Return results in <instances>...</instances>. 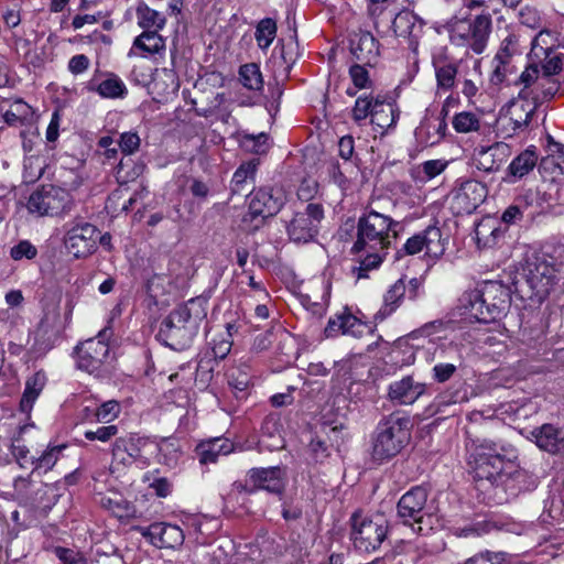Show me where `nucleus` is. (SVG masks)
Returning a JSON list of instances; mask_svg holds the SVG:
<instances>
[{"label":"nucleus","instance_id":"16","mask_svg":"<svg viewBox=\"0 0 564 564\" xmlns=\"http://www.w3.org/2000/svg\"><path fill=\"white\" fill-rule=\"evenodd\" d=\"M286 202V196L281 187H260L250 195L249 212L252 218L272 217L276 215Z\"/></svg>","mask_w":564,"mask_h":564},{"label":"nucleus","instance_id":"28","mask_svg":"<svg viewBox=\"0 0 564 564\" xmlns=\"http://www.w3.org/2000/svg\"><path fill=\"white\" fill-rule=\"evenodd\" d=\"M535 444L543 451L551 454L564 452V435L562 431L552 424H543L531 432Z\"/></svg>","mask_w":564,"mask_h":564},{"label":"nucleus","instance_id":"49","mask_svg":"<svg viewBox=\"0 0 564 564\" xmlns=\"http://www.w3.org/2000/svg\"><path fill=\"white\" fill-rule=\"evenodd\" d=\"M166 524L167 523H165V522H155L149 527H137L135 530L143 538L149 540V542L152 545L159 547L158 543H162Z\"/></svg>","mask_w":564,"mask_h":564},{"label":"nucleus","instance_id":"4","mask_svg":"<svg viewBox=\"0 0 564 564\" xmlns=\"http://www.w3.org/2000/svg\"><path fill=\"white\" fill-rule=\"evenodd\" d=\"M410 419L392 413L376 426L371 437V457L377 463L391 459L398 455L410 438Z\"/></svg>","mask_w":564,"mask_h":564},{"label":"nucleus","instance_id":"21","mask_svg":"<svg viewBox=\"0 0 564 564\" xmlns=\"http://www.w3.org/2000/svg\"><path fill=\"white\" fill-rule=\"evenodd\" d=\"M248 482L254 485L257 491L265 490L273 495H281L286 486V471L280 466L251 468L248 471Z\"/></svg>","mask_w":564,"mask_h":564},{"label":"nucleus","instance_id":"9","mask_svg":"<svg viewBox=\"0 0 564 564\" xmlns=\"http://www.w3.org/2000/svg\"><path fill=\"white\" fill-rule=\"evenodd\" d=\"M388 521L382 514L365 517L354 512L350 517V540L360 552L377 551L388 535Z\"/></svg>","mask_w":564,"mask_h":564},{"label":"nucleus","instance_id":"53","mask_svg":"<svg viewBox=\"0 0 564 564\" xmlns=\"http://www.w3.org/2000/svg\"><path fill=\"white\" fill-rule=\"evenodd\" d=\"M457 68L454 64H444L436 67L437 84L443 89L454 86Z\"/></svg>","mask_w":564,"mask_h":564},{"label":"nucleus","instance_id":"31","mask_svg":"<svg viewBox=\"0 0 564 564\" xmlns=\"http://www.w3.org/2000/svg\"><path fill=\"white\" fill-rule=\"evenodd\" d=\"M399 117L398 109L391 98L387 96L379 97V102L372 113L371 123L379 128V133L393 127Z\"/></svg>","mask_w":564,"mask_h":564},{"label":"nucleus","instance_id":"2","mask_svg":"<svg viewBox=\"0 0 564 564\" xmlns=\"http://www.w3.org/2000/svg\"><path fill=\"white\" fill-rule=\"evenodd\" d=\"M207 304L204 297H194L177 305L161 322L158 340L175 351L189 348L207 317Z\"/></svg>","mask_w":564,"mask_h":564},{"label":"nucleus","instance_id":"37","mask_svg":"<svg viewBox=\"0 0 564 564\" xmlns=\"http://www.w3.org/2000/svg\"><path fill=\"white\" fill-rule=\"evenodd\" d=\"M379 97L381 95L372 96V95H362L359 96L356 101L355 106L351 110V117L354 121L360 123L361 121L366 120L368 117H370V120L372 119V113H375V110L377 108V105L379 102Z\"/></svg>","mask_w":564,"mask_h":564},{"label":"nucleus","instance_id":"19","mask_svg":"<svg viewBox=\"0 0 564 564\" xmlns=\"http://www.w3.org/2000/svg\"><path fill=\"white\" fill-rule=\"evenodd\" d=\"M538 107L529 99L512 101L510 105L509 117L501 119V133L505 137H512L529 129Z\"/></svg>","mask_w":564,"mask_h":564},{"label":"nucleus","instance_id":"35","mask_svg":"<svg viewBox=\"0 0 564 564\" xmlns=\"http://www.w3.org/2000/svg\"><path fill=\"white\" fill-rule=\"evenodd\" d=\"M34 112L32 107L22 99L14 100L3 113V120L8 126L19 127L31 124Z\"/></svg>","mask_w":564,"mask_h":564},{"label":"nucleus","instance_id":"54","mask_svg":"<svg viewBox=\"0 0 564 564\" xmlns=\"http://www.w3.org/2000/svg\"><path fill=\"white\" fill-rule=\"evenodd\" d=\"M120 405L117 401L110 400L104 402L94 412V417L97 422L108 423L112 421L119 414Z\"/></svg>","mask_w":564,"mask_h":564},{"label":"nucleus","instance_id":"48","mask_svg":"<svg viewBox=\"0 0 564 564\" xmlns=\"http://www.w3.org/2000/svg\"><path fill=\"white\" fill-rule=\"evenodd\" d=\"M31 425L24 424L19 427V436L14 438L11 452L14 458L17 459L18 464L22 468H26L29 465H31V459L34 458L33 456H29V448L24 445L15 444L20 441V436L30 427Z\"/></svg>","mask_w":564,"mask_h":564},{"label":"nucleus","instance_id":"63","mask_svg":"<svg viewBox=\"0 0 564 564\" xmlns=\"http://www.w3.org/2000/svg\"><path fill=\"white\" fill-rule=\"evenodd\" d=\"M532 52L538 56V48H540L543 53H545V48L550 47V52L553 51V35L547 30H542L539 34L532 40Z\"/></svg>","mask_w":564,"mask_h":564},{"label":"nucleus","instance_id":"44","mask_svg":"<svg viewBox=\"0 0 564 564\" xmlns=\"http://www.w3.org/2000/svg\"><path fill=\"white\" fill-rule=\"evenodd\" d=\"M276 34V23L270 18L262 19L256 30V40L260 48H268Z\"/></svg>","mask_w":564,"mask_h":564},{"label":"nucleus","instance_id":"55","mask_svg":"<svg viewBox=\"0 0 564 564\" xmlns=\"http://www.w3.org/2000/svg\"><path fill=\"white\" fill-rule=\"evenodd\" d=\"M100 502L104 508L110 510L119 518L130 516L131 506L122 498L112 499L110 497H102Z\"/></svg>","mask_w":564,"mask_h":564},{"label":"nucleus","instance_id":"23","mask_svg":"<svg viewBox=\"0 0 564 564\" xmlns=\"http://www.w3.org/2000/svg\"><path fill=\"white\" fill-rule=\"evenodd\" d=\"M466 401H468V393L465 384H453L434 398L429 411L444 416L454 415L456 406Z\"/></svg>","mask_w":564,"mask_h":564},{"label":"nucleus","instance_id":"61","mask_svg":"<svg viewBox=\"0 0 564 564\" xmlns=\"http://www.w3.org/2000/svg\"><path fill=\"white\" fill-rule=\"evenodd\" d=\"M118 434L116 425L100 426L96 431H86L85 438L89 441L108 442L110 438Z\"/></svg>","mask_w":564,"mask_h":564},{"label":"nucleus","instance_id":"13","mask_svg":"<svg viewBox=\"0 0 564 564\" xmlns=\"http://www.w3.org/2000/svg\"><path fill=\"white\" fill-rule=\"evenodd\" d=\"M324 218L321 204L310 203L303 212H297L288 225L290 239L297 243L312 241L318 234L319 225Z\"/></svg>","mask_w":564,"mask_h":564},{"label":"nucleus","instance_id":"58","mask_svg":"<svg viewBox=\"0 0 564 564\" xmlns=\"http://www.w3.org/2000/svg\"><path fill=\"white\" fill-rule=\"evenodd\" d=\"M348 312H343L340 314L335 315V317L329 318L326 327L325 335L326 337H335L338 334L346 335V315Z\"/></svg>","mask_w":564,"mask_h":564},{"label":"nucleus","instance_id":"59","mask_svg":"<svg viewBox=\"0 0 564 564\" xmlns=\"http://www.w3.org/2000/svg\"><path fill=\"white\" fill-rule=\"evenodd\" d=\"M519 21L522 25H525L531 29H536L541 26L540 12L533 7H523L519 11Z\"/></svg>","mask_w":564,"mask_h":564},{"label":"nucleus","instance_id":"7","mask_svg":"<svg viewBox=\"0 0 564 564\" xmlns=\"http://www.w3.org/2000/svg\"><path fill=\"white\" fill-rule=\"evenodd\" d=\"M554 263L545 254L535 256L527 261L523 281H516V292L521 299L543 301L553 286L556 275Z\"/></svg>","mask_w":564,"mask_h":564},{"label":"nucleus","instance_id":"62","mask_svg":"<svg viewBox=\"0 0 564 564\" xmlns=\"http://www.w3.org/2000/svg\"><path fill=\"white\" fill-rule=\"evenodd\" d=\"M457 367L453 364L440 362L433 367L432 376L436 382L443 383L448 381L454 376Z\"/></svg>","mask_w":564,"mask_h":564},{"label":"nucleus","instance_id":"3","mask_svg":"<svg viewBox=\"0 0 564 564\" xmlns=\"http://www.w3.org/2000/svg\"><path fill=\"white\" fill-rule=\"evenodd\" d=\"M464 315L479 323H495L507 315L511 306V290L500 281H485L460 299Z\"/></svg>","mask_w":564,"mask_h":564},{"label":"nucleus","instance_id":"11","mask_svg":"<svg viewBox=\"0 0 564 564\" xmlns=\"http://www.w3.org/2000/svg\"><path fill=\"white\" fill-rule=\"evenodd\" d=\"M524 87L519 93L520 99H529L536 107L552 99L561 88V84L553 76L540 74L536 65L528 66L520 76Z\"/></svg>","mask_w":564,"mask_h":564},{"label":"nucleus","instance_id":"1","mask_svg":"<svg viewBox=\"0 0 564 564\" xmlns=\"http://www.w3.org/2000/svg\"><path fill=\"white\" fill-rule=\"evenodd\" d=\"M478 490L488 494L497 503L508 502L534 486V480L520 468L518 451L509 442L477 437L470 443Z\"/></svg>","mask_w":564,"mask_h":564},{"label":"nucleus","instance_id":"56","mask_svg":"<svg viewBox=\"0 0 564 564\" xmlns=\"http://www.w3.org/2000/svg\"><path fill=\"white\" fill-rule=\"evenodd\" d=\"M140 137L135 132H123L120 134L119 141L116 143L126 155L135 153L140 148Z\"/></svg>","mask_w":564,"mask_h":564},{"label":"nucleus","instance_id":"57","mask_svg":"<svg viewBox=\"0 0 564 564\" xmlns=\"http://www.w3.org/2000/svg\"><path fill=\"white\" fill-rule=\"evenodd\" d=\"M368 65H364L362 63H356L350 66L349 68V75L351 77V80L355 85V87L362 89L368 86L370 83L369 79V73L366 68Z\"/></svg>","mask_w":564,"mask_h":564},{"label":"nucleus","instance_id":"8","mask_svg":"<svg viewBox=\"0 0 564 564\" xmlns=\"http://www.w3.org/2000/svg\"><path fill=\"white\" fill-rule=\"evenodd\" d=\"M74 206L69 191L54 184L37 186L26 202V209L34 217H64Z\"/></svg>","mask_w":564,"mask_h":564},{"label":"nucleus","instance_id":"22","mask_svg":"<svg viewBox=\"0 0 564 564\" xmlns=\"http://www.w3.org/2000/svg\"><path fill=\"white\" fill-rule=\"evenodd\" d=\"M426 389V383L414 380L412 376H405L389 384L388 397L393 403L411 405L425 393Z\"/></svg>","mask_w":564,"mask_h":564},{"label":"nucleus","instance_id":"38","mask_svg":"<svg viewBox=\"0 0 564 564\" xmlns=\"http://www.w3.org/2000/svg\"><path fill=\"white\" fill-rule=\"evenodd\" d=\"M367 254L360 260L359 265L352 269L357 279L368 278V271L377 269L387 254V250H365Z\"/></svg>","mask_w":564,"mask_h":564},{"label":"nucleus","instance_id":"33","mask_svg":"<svg viewBox=\"0 0 564 564\" xmlns=\"http://www.w3.org/2000/svg\"><path fill=\"white\" fill-rule=\"evenodd\" d=\"M406 292L404 281L398 280L383 295V304L375 314V321L382 322L390 316L401 304Z\"/></svg>","mask_w":564,"mask_h":564},{"label":"nucleus","instance_id":"47","mask_svg":"<svg viewBox=\"0 0 564 564\" xmlns=\"http://www.w3.org/2000/svg\"><path fill=\"white\" fill-rule=\"evenodd\" d=\"M37 248L30 240H20L11 247L10 257L14 261L33 260L37 257Z\"/></svg>","mask_w":564,"mask_h":564},{"label":"nucleus","instance_id":"39","mask_svg":"<svg viewBox=\"0 0 564 564\" xmlns=\"http://www.w3.org/2000/svg\"><path fill=\"white\" fill-rule=\"evenodd\" d=\"M160 462L169 467H175L181 458V445L174 438H165L158 446Z\"/></svg>","mask_w":564,"mask_h":564},{"label":"nucleus","instance_id":"40","mask_svg":"<svg viewBox=\"0 0 564 564\" xmlns=\"http://www.w3.org/2000/svg\"><path fill=\"white\" fill-rule=\"evenodd\" d=\"M239 76L241 84L250 90H260L263 87L260 67L254 63L240 66Z\"/></svg>","mask_w":564,"mask_h":564},{"label":"nucleus","instance_id":"34","mask_svg":"<svg viewBox=\"0 0 564 564\" xmlns=\"http://www.w3.org/2000/svg\"><path fill=\"white\" fill-rule=\"evenodd\" d=\"M135 50H140L145 54H156L165 50V40L159 34V31H143L134 39L128 56L134 55Z\"/></svg>","mask_w":564,"mask_h":564},{"label":"nucleus","instance_id":"17","mask_svg":"<svg viewBox=\"0 0 564 564\" xmlns=\"http://www.w3.org/2000/svg\"><path fill=\"white\" fill-rule=\"evenodd\" d=\"M487 186L476 180H467L454 192L452 208L457 215L474 213L486 199Z\"/></svg>","mask_w":564,"mask_h":564},{"label":"nucleus","instance_id":"41","mask_svg":"<svg viewBox=\"0 0 564 564\" xmlns=\"http://www.w3.org/2000/svg\"><path fill=\"white\" fill-rule=\"evenodd\" d=\"M64 448L65 445L51 446L40 457L32 458L31 466H33V473L37 470H43L44 473L51 470Z\"/></svg>","mask_w":564,"mask_h":564},{"label":"nucleus","instance_id":"46","mask_svg":"<svg viewBox=\"0 0 564 564\" xmlns=\"http://www.w3.org/2000/svg\"><path fill=\"white\" fill-rule=\"evenodd\" d=\"M299 52H297V43L294 41H290L286 44H282L281 51H280V59L282 61L283 65V75L285 78L289 77L291 69L295 62L299 58Z\"/></svg>","mask_w":564,"mask_h":564},{"label":"nucleus","instance_id":"36","mask_svg":"<svg viewBox=\"0 0 564 564\" xmlns=\"http://www.w3.org/2000/svg\"><path fill=\"white\" fill-rule=\"evenodd\" d=\"M138 24L143 31H161L166 23L165 17L156 10L151 9L145 3L137 8Z\"/></svg>","mask_w":564,"mask_h":564},{"label":"nucleus","instance_id":"51","mask_svg":"<svg viewBox=\"0 0 564 564\" xmlns=\"http://www.w3.org/2000/svg\"><path fill=\"white\" fill-rule=\"evenodd\" d=\"M184 539L185 536L183 530L180 527L167 523L164 531L162 543H158V545L159 547L174 549L181 546L184 542Z\"/></svg>","mask_w":564,"mask_h":564},{"label":"nucleus","instance_id":"42","mask_svg":"<svg viewBox=\"0 0 564 564\" xmlns=\"http://www.w3.org/2000/svg\"><path fill=\"white\" fill-rule=\"evenodd\" d=\"M518 54H521L519 36L511 33L502 40L495 56V62L502 64L510 63L511 58Z\"/></svg>","mask_w":564,"mask_h":564},{"label":"nucleus","instance_id":"10","mask_svg":"<svg viewBox=\"0 0 564 564\" xmlns=\"http://www.w3.org/2000/svg\"><path fill=\"white\" fill-rule=\"evenodd\" d=\"M107 330H101L97 337L89 338L75 349L78 369L95 377H105L113 359L110 347L105 341Z\"/></svg>","mask_w":564,"mask_h":564},{"label":"nucleus","instance_id":"29","mask_svg":"<svg viewBox=\"0 0 564 564\" xmlns=\"http://www.w3.org/2000/svg\"><path fill=\"white\" fill-rule=\"evenodd\" d=\"M87 88L106 99H123L128 95L126 84L115 73H107L105 78L98 84L95 80H90Z\"/></svg>","mask_w":564,"mask_h":564},{"label":"nucleus","instance_id":"32","mask_svg":"<svg viewBox=\"0 0 564 564\" xmlns=\"http://www.w3.org/2000/svg\"><path fill=\"white\" fill-rule=\"evenodd\" d=\"M46 380L47 378L43 370L36 371L26 379L25 388L20 401V410L26 415L30 414L34 402L43 391Z\"/></svg>","mask_w":564,"mask_h":564},{"label":"nucleus","instance_id":"25","mask_svg":"<svg viewBox=\"0 0 564 564\" xmlns=\"http://www.w3.org/2000/svg\"><path fill=\"white\" fill-rule=\"evenodd\" d=\"M511 147L505 142H496L481 149L477 158V167L488 173L497 172L510 158Z\"/></svg>","mask_w":564,"mask_h":564},{"label":"nucleus","instance_id":"27","mask_svg":"<svg viewBox=\"0 0 564 564\" xmlns=\"http://www.w3.org/2000/svg\"><path fill=\"white\" fill-rule=\"evenodd\" d=\"M539 155L534 145L528 147L518 154L507 167L506 180L514 183L527 176L536 166Z\"/></svg>","mask_w":564,"mask_h":564},{"label":"nucleus","instance_id":"15","mask_svg":"<svg viewBox=\"0 0 564 564\" xmlns=\"http://www.w3.org/2000/svg\"><path fill=\"white\" fill-rule=\"evenodd\" d=\"M423 250H425L427 256L435 258L444 253L445 245L438 227L434 225L429 226L424 230L410 237L402 249L397 251V258H400L403 253L414 256Z\"/></svg>","mask_w":564,"mask_h":564},{"label":"nucleus","instance_id":"52","mask_svg":"<svg viewBox=\"0 0 564 564\" xmlns=\"http://www.w3.org/2000/svg\"><path fill=\"white\" fill-rule=\"evenodd\" d=\"M544 62L542 64V75L553 76L561 73L563 68L562 57L563 54H555L553 51L550 52V47L545 48Z\"/></svg>","mask_w":564,"mask_h":564},{"label":"nucleus","instance_id":"50","mask_svg":"<svg viewBox=\"0 0 564 564\" xmlns=\"http://www.w3.org/2000/svg\"><path fill=\"white\" fill-rule=\"evenodd\" d=\"M549 512L554 519L564 518V474L561 482L556 484V488L553 490Z\"/></svg>","mask_w":564,"mask_h":564},{"label":"nucleus","instance_id":"64","mask_svg":"<svg viewBox=\"0 0 564 564\" xmlns=\"http://www.w3.org/2000/svg\"><path fill=\"white\" fill-rule=\"evenodd\" d=\"M310 453L316 463H322L329 455L327 444L319 437L312 438L308 445Z\"/></svg>","mask_w":564,"mask_h":564},{"label":"nucleus","instance_id":"30","mask_svg":"<svg viewBox=\"0 0 564 564\" xmlns=\"http://www.w3.org/2000/svg\"><path fill=\"white\" fill-rule=\"evenodd\" d=\"M232 448L234 445L228 438L216 437L199 443L195 452L200 464H213L217 462L220 455L230 454Z\"/></svg>","mask_w":564,"mask_h":564},{"label":"nucleus","instance_id":"5","mask_svg":"<svg viewBox=\"0 0 564 564\" xmlns=\"http://www.w3.org/2000/svg\"><path fill=\"white\" fill-rule=\"evenodd\" d=\"M447 25L452 44L481 54L488 43L492 19L489 12H482L475 17L462 14L453 17Z\"/></svg>","mask_w":564,"mask_h":564},{"label":"nucleus","instance_id":"24","mask_svg":"<svg viewBox=\"0 0 564 564\" xmlns=\"http://www.w3.org/2000/svg\"><path fill=\"white\" fill-rule=\"evenodd\" d=\"M350 52L358 63L372 67L379 58V43L370 32H359L350 39Z\"/></svg>","mask_w":564,"mask_h":564},{"label":"nucleus","instance_id":"26","mask_svg":"<svg viewBox=\"0 0 564 564\" xmlns=\"http://www.w3.org/2000/svg\"><path fill=\"white\" fill-rule=\"evenodd\" d=\"M259 160L252 159L243 162L234 173L230 192L231 195L247 196L254 192L256 173L258 170Z\"/></svg>","mask_w":564,"mask_h":564},{"label":"nucleus","instance_id":"18","mask_svg":"<svg viewBox=\"0 0 564 564\" xmlns=\"http://www.w3.org/2000/svg\"><path fill=\"white\" fill-rule=\"evenodd\" d=\"M427 490L416 486L405 492L397 505L398 517L404 524H421L426 514Z\"/></svg>","mask_w":564,"mask_h":564},{"label":"nucleus","instance_id":"12","mask_svg":"<svg viewBox=\"0 0 564 564\" xmlns=\"http://www.w3.org/2000/svg\"><path fill=\"white\" fill-rule=\"evenodd\" d=\"M151 443L149 438L137 434H128L118 437L112 445V460L116 465L130 467L135 465L138 468H144L150 465L148 448Z\"/></svg>","mask_w":564,"mask_h":564},{"label":"nucleus","instance_id":"20","mask_svg":"<svg viewBox=\"0 0 564 564\" xmlns=\"http://www.w3.org/2000/svg\"><path fill=\"white\" fill-rule=\"evenodd\" d=\"M425 22L410 10L398 12L392 22L391 29L395 36L408 40V47L413 53L417 52L419 41L423 34Z\"/></svg>","mask_w":564,"mask_h":564},{"label":"nucleus","instance_id":"43","mask_svg":"<svg viewBox=\"0 0 564 564\" xmlns=\"http://www.w3.org/2000/svg\"><path fill=\"white\" fill-rule=\"evenodd\" d=\"M452 124L456 132L469 133L479 130L480 120L474 112L462 111L454 116Z\"/></svg>","mask_w":564,"mask_h":564},{"label":"nucleus","instance_id":"45","mask_svg":"<svg viewBox=\"0 0 564 564\" xmlns=\"http://www.w3.org/2000/svg\"><path fill=\"white\" fill-rule=\"evenodd\" d=\"M269 137L267 133L261 132L257 135L245 134L241 139V147L254 154H264L269 150Z\"/></svg>","mask_w":564,"mask_h":564},{"label":"nucleus","instance_id":"6","mask_svg":"<svg viewBox=\"0 0 564 564\" xmlns=\"http://www.w3.org/2000/svg\"><path fill=\"white\" fill-rule=\"evenodd\" d=\"M399 225L390 216L373 209L359 217L357 224V239L351 251L388 250L391 239L397 237L394 227Z\"/></svg>","mask_w":564,"mask_h":564},{"label":"nucleus","instance_id":"60","mask_svg":"<svg viewBox=\"0 0 564 564\" xmlns=\"http://www.w3.org/2000/svg\"><path fill=\"white\" fill-rule=\"evenodd\" d=\"M370 328L367 324L362 323L350 312L346 315V335H351L356 338H360L364 336L366 332H369Z\"/></svg>","mask_w":564,"mask_h":564},{"label":"nucleus","instance_id":"14","mask_svg":"<svg viewBox=\"0 0 564 564\" xmlns=\"http://www.w3.org/2000/svg\"><path fill=\"white\" fill-rule=\"evenodd\" d=\"M64 243L65 248L75 258H85L93 253L97 247L98 230L96 226L86 221L68 224Z\"/></svg>","mask_w":564,"mask_h":564}]
</instances>
